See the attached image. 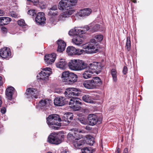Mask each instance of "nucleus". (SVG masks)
<instances>
[{"label":"nucleus","instance_id":"4468645a","mask_svg":"<svg viewBox=\"0 0 153 153\" xmlns=\"http://www.w3.org/2000/svg\"><path fill=\"white\" fill-rule=\"evenodd\" d=\"M11 53L10 49L7 47H4L0 50V56L4 59H8L11 57Z\"/></svg>","mask_w":153,"mask_h":153},{"label":"nucleus","instance_id":"7ed1b4c3","mask_svg":"<svg viewBox=\"0 0 153 153\" xmlns=\"http://www.w3.org/2000/svg\"><path fill=\"white\" fill-rule=\"evenodd\" d=\"M85 31L78 28L71 29L69 32L70 36H74L73 39V42L76 45L81 44L85 38Z\"/></svg>","mask_w":153,"mask_h":153},{"label":"nucleus","instance_id":"2eb2a0df","mask_svg":"<svg viewBox=\"0 0 153 153\" xmlns=\"http://www.w3.org/2000/svg\"><path fill=\"white\" fill-rule=\"evenodd\" d=\"M46 19L44 13L43 12L38 13L35 18V21L36 23L41 25L45 23Z\"/></svg>","mask_w":153,"mask_h":153},{"label":"nucleus","instance_id":"e2e57ef3","mask_svg":"<svg viewBox=\"0 0 153 153\" xmlns=\"http://www.w3.org/2000/svg\"><path fill=\"white\" fill-rule=\"evenodd\" d=\"M47 153H52L51 152H48Z\"/></svg>","mask_w":153,"mask_h":153},{"label":"nucleus","instance_id":"603ef678","mask_svg":"<svg viewBox=\"0 0 153 153\" xmlns=\"http://www.w3.org/2000/svg\"><path fill=\"white\" fill-rule=\"evenodd\" d=\"M3 83L2 80V77L1 76H0V85H1Z\"/></svg>","mask_w":153,"mask_h":153},{"label":"nucleus","instance_id":"423d86ee","mask_svg":"<svg viewBox=\"0 0 153 153\" xmlns=\"http://www.w3.org/2000/svg\"><path fill=\"white\" fill-rule=\"evenodd\" d=\"M61 120L59 116L57 114L51 115L47 118V123L49 127L54 130L58 129V127L55 126H61L59 122Z\"/></svg>","mask_w":153,"mask_h":153},{"label":"nucleus","instance_id":"c756f323","mask_svg":"<svg viewBox=\"0 0 153 153\" xmlns=\"http://www.w3.org/2000/svg\"><path fill=\"white\" fill-rule=\"evenodd\" d=\"M73 114L71 112H68L65 114L64 115V118H66L65 120V125L68 124L70 121L73 119Z\"/></svg>","mask_w":153,"mask_h":153},{"label":"nucleus","instance_id":"ea45409f","mask_svg":"<svg viewBox=\"0 0 153 153\" xmlns=\"http://www.w3.org/2000/svg\"><path fill=\"white\" fill-rule=\"evenodd\" d=\"M36 13V10L33 9L30 10L27 12L28 14L32 16H34Z\"/></svg>","mask_w":153,"mask_h":153},{"label":"nucleus","instance_id":"13d9d810","mask_svg":"<svg viewBox=\"0 0 153 153\" xmlns=\"http://www.w3.org/2000/svg\"><path fill=\"white\" fill-rule=\"evenodd\" d=\"M65 120H66V118H64V116L62 117V120L63 121L65 122Z\"/></svg>","mask_w":153,"mask_h":153},{"label":"nucleus","instance_id":"9b49d317","mask_svg":"<svg viewBox=\"0 0 153 153\" xmlns=\"http://www.w3.org/2000/svg\"><path fill=\"white\" fill-rule=\"evenodd\" d=\"M26 94L27 97L30 98V101L32 100L31 99H36L39 94V92L36 88H29L27 89Z\"/></svg>","mask_w":153,"mask_h":153},{"label":"nucleus","instance_id":"f704fd0d","mask_svg":"<svg viewBox=\"0 0 153 153\" xmlns=\"http://www.w3.org/2000/svg\"><path fill=\"white\" fill-rule=\"evenodd\" d=\"M131 39L130 37L127 38L126 44V49L128 51H129L131 49Z\"/></svg>","mask_w":153,"mask_h":153},{"label":"nucleus","instance_id":"f3484780","mask_svg":"<svg viewBox=\"0 0 153 153\" xmlns=\"http://www.w3.org/2000/svg\"><path fill=\"white\" fill-rule=\"evenodd\" d=\"M88 123L91 126L95 125L98 122V118L97 115L94 114H91L88 116Z\"/></svg>","mask_w":153,"mask_h":153},{"label":"nucleus","instance_id":"5701e85b","mask_svg":"<svg viewBox=\"0 0 153 153\" xmlns=\"http://www.w3.org/2000/svg\"><path fill=\"white\" fill-rule=\"evenodd\" d=\"M57 42L58 46L57 51L58 52H62L65 50L66 46V43L61 39L58 40Z\"/></svg>","mask_w":153,"mask_h":153},{"label":"nucleus","instance_id":"de8ad7c7","mask_svg":"<svg viewBox=\"0 0 153 153\" xmlns=\"http://www.w3.org/2000/svg\"><path fill=\"white\" fill-rule=\"evenodd\" d=\"M57 9V6H54L53 7H52L51 8H50V10H52V11H56Z\"/></svg>","mask_w":153,"mask_h":153},{"label":"nucleus","instance_id":"39448f33","mask_svg":"<svg viewBox=\"0 0 153 153\" xmlns=\"http://www.w3.org/2000/svg\"><path fill=\"white\" fill-rule=\"evenodd\" d=\"M101 79L98 76L93 77L91 79L84 81L83 85L86 88L92 89L97 88L102 84Z\"/></svg>","mask_w":153,"mask_h":153},{"label":"nucleus","instance_id":"49530a36","mask_svg":"<svg viewBox=\"0 0 153 153\" xmlns=\"http://www.w3.org/2000/svg\"><path fill=\"white\" fill-rule=\"evenodd\" d=\"M32 2L34 5L36 4L39 2L38 0H27Z\"/></svg>","mask_w":153,"mask_h":153},{"label":"nucleus","instance_id":"2f4dec72","mask_svg":"<svg viewBox=\"0 0 153 153\" xmlns=\"http://www.w3.org/2000/svg\"><path fill=\"white\" fill-rule=\"evenodd\" d=\"M103 39V36L102 35H97L95 37V39H92L91 42L92 43H96L97 42H100Z\"/></svg>","mask_w":153,"mask_h":153},{"label":"nucleus","instance_id":"8fccbe9b","mask_svg":"<svg viewBox=\"0 0 153 153\" xmlns=\"http://www.w3.org/2000/svg\"><path fill=\"white\" fill-rule=\"evenodd\" d=\"M1 112L2 114H4L6 111V109L4 107H3L1 109Z\"/></svg>","mask_w":153,"mask_h":153},{"label":"nucleus","instance_id":"680f3d73","mask_svg":"<svg viewBox=\"0 0 153 153\" xmlns=\"http://www.w3.org/2000/svg\"><path fill=\"white\" fill-rule=\"evenodd\" d=\"M86 30H89V27L88 26H86Z\"/></svg>","mask_w":153,"mask_h":153},{"label":"nucleus","instance_id":"f03ea898","mask_svg":"<svg viewBox=\"0 0 153 153\" xmlns=\"http://www.w3.org/2000/svg\"><path fill=\"white\" fill-rule=\"evenodd\" d=\"M85 70L82 74V77L85 79L90 78L92 74L95 73L99 74L102 69L101 63L100 62H94L90 63L88 65H86Z\"/></svg>","mask_w":153,"mask_h":153},{"label":"nucleus","instance_id":"7c9ffc66","mask_svg":"<svg viewBox=\"0 0 153 153\" xmlns=\"http://www.w3.org/2000/svg\"><path fill=\"white\" fill-rule=\"evenodd\" d=\"M76 49L73 46L68 47L66 49V52L69 55L72 56L75 55Z\"/></svg>","mask_w":153,"mask_h":153},{"label":"nucleus","instance_id":"4be33fe9","mask_svg":"<svg viewBox=\"0 0 153 153\" xmlns=\"http://www.w3.org/2000/svg\"><path fill=\"white\" fill-rule=\"evenodd\" d=\"M14 91V88L10 87L7 88L6 91V98L9 100L12 99V96Z\"/></svg>","mask_w":153,"mask_h":153},{"label":"nucleus","instance_id":"f257e3e1","mask_svg":"<svg viewBox=\"0 0 153 153\" xmlns=\"http://www.w3.org/2000/svg\"><path fill=\"white\" fill-rule=\"evenodd\" d=\"M77 0H61L58 5V9L60 10H65L61 13L58 17L59 21H64L74 12L71 9L75 6Z\"/></svg>","mask_w":153,"mask_h":153},{"label":"nucleus","instance_id":"c85d7f7f","mask_svg":"<svg viewBox=\"0 0 153 153\" xmlns=\"http://www.w3.org/2000/svg\"><path fill=\"white\" fill-rule=\"evenodd\" d=\"M11 21V19L8 17H0V23L2 25L8 24Z\"/></svg>","mask_w":153,"mask_h":153},{"label":"nucleus","instance_id":"cd10ccee","mask_svg":"<svg viewBox=\"0 0 153 153\" xmlns=\"http://www.w3.org/2000/svg\"><path fill=\"white\" fill-rule=\"evenodd\" d=\"M85 142L87 144L92 146L94 142V138L91 136L87 135L85 137Z\"/></svg>","mask_w":153,"mask_h":153},{"label":"nucleus","instance_id":"09e8293b","mask_svg":"<svg viewBox=\"0 0 153 153\" xmlns=\"http://www.w3.org/2000/svg\"><path fill=\"white\" fill-rule=\"evenodd\" d=\"M61 153H70L68 150L66 149H63L61 151Z\"/></svg>","mask_w":153,"mask_h":153},{"label":"nucleus","instance_id":"c9c22d12","mask_svg":"<svg viewBox=\"0 0 153 153\" xmlns=\"http://www.w3.org/2000/svg\"><path fill=\"white\" fill-rule=\"evenodd\" d=\"M79 121L82 124L86 125L88 123L86 118L84 117H79L78 118Z\"/></svg>","mask_w":153,"mask_h":153},{"label":"nucleus","instance_id":"f8f14e48","mask_svg":"<svg viewBox=\"0 0 153 153\" xmlns=\"http://www.w3.org/2000/svg\"><path fill=\"white\" fill-rule=\"evenodd\" d=\"M81 102L78 99L74 98H71L69 102L70 107L74 111L79 110L81 108L80 105H81Z\"/></svg>","mask_w":153,"mask_h":153},{"label":"nucleus","instance_id":"a19ab883","mask_svg":"<svg viewBox=\"0 0 153 153\" xmlns=\"http://www.w3.org/2000/svg\"><path fill=\"white\" fill-rule=\"evenodd\" d=\"M58 12L57 11H52V10H49L48 12L49 15L55 16L58 15Z\"/></svg>","mask_w":153,"mask_h":153},{"label":"nucleus","instance_id":"6ab92c4d","mask_svg":"<svg viewBox=\"0 0 153 153\" xmlns=\"http://www.w3.org/2000/svg\"><path fill=\"white\" fill-rule=\"evenodd\" d=\"M77 78L78 76L76 74L71 72L66 84L68 85L73 84L77 81Z\"/></svg>","mask_w":153,"mask_h":153},{"label":"nucleus","instance_id":"864d4df0","mask_svg":"<svg viewBox=\"0 0 153 153\" xmlns=\"http://www.w3.org/2000/svg\"><path fill=\"white\" fill-rule=\"evenodd\" d=\"M4 14V11L0 9V16H3Z\"/></svg>","mask_w":153,"mask_h":153},{"label":"nucleus","instance_id":"3c124183","mask_svg":"<svg viewBox=\"0 0 153 153\" xmlns=\"http://www.w3.org/2000/svg\"><path fill=\"white\" fill-rule=\"evenodd\" d=\"M99 25H97V26H95L94 27V31H97L99 29Z\"/></svg>","mask_w":153,"mask_h":153},{"label":"nucleus","instance_id":"9d476101","mask_svg":"<svg viewBox=\"0 0 153 153\" xmlns=\"http://www.w3.org/2000/svg\"><path fill=\"white\" fill-rule=\"evenodd\" d=\"M81 90L74 88H69L66 89L64 94L66 97L71 98L72 96H79L81 94Z\"/></svg>","mask_w":153,"mask_h":153},{"label":"nucleus","instance_id":"b1692460","mask_svg":"<svg viewBox=\"0 0 153 153\" xmlns=\"http://www.w3.org/2000/svg\"><path fill=\"white\" fill-rule=\"evenodd\" d=\"M82 99L84 102L87 103H95L94 101V97L89 94H85L83 95L82 97Z\"/></svg>","mask_w":153,"mask_h":153},{"label":"nucleus","instance_id":"4d7b16f0","mask_svg":"<svg viewBox=\"0 0 153 153\" xmlns=\"http://www.w3.org/2000/svg\"><path fill=\"white\" fill-rule=\"evenodd\" d=\"M120 149L119 148H118L117 151H116V153H120Z\"/></svg>","mask_w":153,"mask_h":153},{"label":"nucleus","instance_id":"20e7f679","mask_svg":"<svg viewBox=\"0 0 153 153\" xmlns=\"http://www.w3.org/2000/svg\"><path fill=\"white\" fill-rule=\"evenodd\" d=\"M68 66L69 68L72 71H79L85 69L86 64L83 60L79 59H72L69 62Z\"/></svg>","mask_w":153,"mask_h":153},{"label":"nucleus","instance_id":"c03bdc74","mask_svg":"<svg viewBox=\"0 0 153 153\" xmlns=\"http://www.w3.org/2000/svg\"><path fill=\"white\" fill-rule=\"evenodd\" d=\"M1 30L2 32L3 33H6L7 31V28L4 27H2L1 28Z\"/></svg>","mask_w":153,"mask_h":153},{"label":"nucleus","instance_id":"0eeeda50","mask_svg":"<svg viewBox=\"0 0 153 153\" xmlns=\"http://www.w3.org/2000/svg\"><path fill=\"white\" fill-rule=\"evenodd\" d=\"M64 135L61 136L62 138ZM60 136L56 133H53L50 134L48 137V141L51 144H58L62 142V140L60 138Z\"/></svg>","mask_w":153,"mask_h":153},{"label":"nucleus","instance_id":"bf43d9fd","mask_svg":"<svg viewBox=\"0 0 153 153\" xmlns=\"http://www.w3.org/2000/svg\"><path fill=\"white\" fill-rule=\"evenodd\" d=\"M2 103V102L1 100V99L0 98V107L1 106V105Z\"/></svg>","mask_w":153,"mask_h":153},{"label":"nucleus","instance_id":"a211bd4d","mask_svg":"<svg viewBox=\"0 0 153 153\" xmlns=\"http://www.w3.org/2000/svg\"><path fill=\"white\" fill-rule=\"evenodd\" d=\"M71 133L74 134L75 139H80L82 137V135L81 133H84L85 131L84 130L78 129L77 128H75L70 130Z\"/></svg>","mask_w":153,"mask_h":153},{"label":"nucleus","instance_id":"aec40b11","mask_svg":"<svg viewBox=\"0 0 153 153\" xmlns=\"http://www.w3.org/2000/svg\"><path fill=\"white\" fill-rule=\"evenodd\" d=\"M92 12L90 8H85L80 10L77 13L78 15L81 17H84L89 15Z\"/></svg>","mask_w":153,"mask_h":153},{"label":"nucleus","instance_id":"4c0bfd02","mask_svg":"<svg viewBox=\"0 0 153 153\" xmlns=\"http://www.w3.org/2000/svg\"><path fill=\"white\" fill-rule=\"evenodd\" d=\"M85 52V50L80 49H76V51L75 55H80L81 54H83Z\"/></svg>","mask_w":153,"mask_h":153},{"label":"nucleus","instance_id":"6e6552de","mask_svg":"<svg viewBox=\"0 0 153 153\" xmlns=\"http://www.w3.org/2000/svg\"><path fill=\"white\" fill-rule=\"evenodd\" d=\"M83 49L85 50V52L87 53H93L98 52V49L97 45L94 43H90L88 44L84 45L82 46Z\"/></svg>","mask_w":153,"mask_h":153},{"label":"nucleus","instance_id":"a18cd8bd","mask_svg":"<svg viewBox=\"0 0 153 153\" xmlns=\"http://www.w3.org/2000/svg\"><path fill=\"white\" fill-rule=\"evenodd\" d=\"M127 68L126 66H124L123 67V73L124 74H126L127 72Z\"/></svg>","mask_w":153,"mask_h":153},{"label":"nucleus","instance_id":"5fc2aeb1","mask_svg":"<svg viewBox=\"0 0 153 153\" xmlns=\"http://www.w3.org/2000/svg\"><path fill=\"white\" fill-rule=\"evenodd\" d=\"M123 153H128V149L125 148L124 150Z\"/></svg>","mask_w":153,"mask_h":153},{"label":"nucleus","instance_id":"bb28decb","mask_svg":"<svg viewBox=\"0 0 153 153\" xmlns=\"http://www.w3.org/2000/svg\"><path fill=\"white\" fill-rule=\"evenodd\" d=\"M71 72L66 71L63 72L61 75V78L62 81L66 83L68 77Z\"/></svg>","mask_w":153,"mask_h":153},{"label":"nucleus","instance_id":"dca6fc26","mask_svg":"<svg viewBox=\"0 0 153 153\" xmlns=\"http://www.w3.org/2000/svg\"><path fill=\"white\" fill-rule=\"evenodd\" d=\"M56 55L54 53L46 55L44 58L45 62L47 64H51L55 61Z\"/></svg>","mask_w":153,"mask_h":153},{"label":"nucleus","instance_id":"393cba45","mask_svg":"<svg viewBox=\"0 0 153 153\" xmlns=\"http://www.w3.org/2000/svg\"><path fill=\"white\" fill-rule=\"evenodd\" d=\"M56 66L58 68L62 69H64L66 67V62L64 59H61L58 62L56 63Z\"/></svg>","mask_w":153,"mask_h":153},{"label":"nucleus","instance_id":"72a5a7b5","mask_svg":"<svg viewBox=\"0 0 153 153\" xmlns=\"http://www.w3.org/2000/svg\"><path fill=\"white\" fill-rule=\"evenodd\" d=\"M111 74L113 81L116 82L117 81V72L114 69H113L111 70Z\"/></svg>","mask_w":153,"mask_h":153},{"label":"nucleus","instance_id":"6e6d98bb","mask_svg":"<svg viewBox=\"0 0 153 153\" xmlns=\"http://www.w3.org/2000/svg\"><path fill=\"white\" fill-rule=\"evenodd\" d=\"M85 129L88 130H91V128L89 126H86Z\"/></svg>","mask_w":153,"mask_h":153},{"label":"nucleus","instance_id":"37998d69","mask_svg":"<svg viewBox=\"0 0 153 153\" xmlns=\"http://www.w3.org/2000/svg\"><path fill=\"white\" fill-rule=\"evenodd\" d=\"M62 91V90L60 88H56L54 90V92L57 93H61Z\"/></svg>","mask_w":153,"mask_h":153},{"label":"nucleus","instance_id":"412c9836","mask_svg":"<svg viewBox=\"0 0 153 153\" xmlns=\"http://www.w3.org/2000/svg\"><path fill=\"white\" fill-rule=\"evenodd\" d=\"M54 103L55 105L62 106L65 104V98L62 97H59L56 98L54 100Z\"/></svg>","mask_w":153,"mask_h":153},{"label":"nucleus","instance_id":"052dcab7","mask_svg":"<svg viewBox=\"0 0 153 153\" xmlns=\"http://www.w3.org/2000/svg\"><path fill=\"white\" fill-rule=\"evenodd\" d=\"M133 2L135 3L136 2V0H131Z\"/></svg>","mask_w":153,"mask_h":153},{"label":"nucleus","instance_id":"1a4fd4ad","mask_svg":"<svg viewBox=\"0 0 153 153\" xmlns=\"http://www.w3.org/2000/svg\"><path fill=\"white\" fill-rule=\"evenodd\" d=\"M52 74L51 69L50 68H46L42 69L37 76L38 79L46 80L48 79L49 76Z\"/></svg>","mask_w":153,"mask_h":153},{"label":"nucleus","instance_id":"79ce46f5","mask_svg":"<svg viewBox=\"0 0 153 153\" xmlns=\"http://www.w3.org/2000/svg\"><path fill=\"white\" fill-rule=\"evenodd\" d=\"M10 14L11 16L15 18L19 17V16L15 12L12 11L10 12Z\"/></svg>","mask_w":153,"mask_h":153},{"label":"nucleus","instance_id":"e433bc0d","mask_svg":"<svg viewBox=\"0 0 153 153\" xmlns=\"http://www.w3.org/2000/svg\"><path fill=\"white\" fill-rule=\"evenodd\" d=\"M81 151L82 153H92V151L90 148L84 147L82 149Z\"/></svg>","mask_w":153,"mask_h":153},{"label":"nucleus","instance_id":"58836bf2","mask_svg":"<svg viewBox=\"0 0 153 153\" xmlns=\"http://www.w3.org/2000/svg\"><path fill=\"white\" fill-rule=\"evenodd\" d=\"M67 138L68 140L71 141L72 140L74 139H75L74 135L71 134L70 132L68 134Z\"/></svg>","mask_w":153,"mask_h":153},{"label":"nucleus","instance_id":"a878e982","mask_svg":"<svg viewBox=\"0 0 153 153\" xmlns=\"http://www.w3.org/2000/svg\"><path fill=\"white\" fill-rule=\"evenodd\" d=\"M79 139H75L73 143L74 147L77 149L80 148L81 146L85 143V142L84 140Z\"/></svg>","mask_w":153,"mask_h":153},{"label":"nucleus","instance_id":"473e14b6","mask_svg":"<svg viewBox=\"0 0 153 153\" xmlns=\"http://www.w3.org/2000/svg\"><path fill=\"white\" fill-rule=\"evenodd\" d=\"M17 24L18 25L24 28L23 30L24 31H25L26 30L27 26L26 25L23 19H21L18 20L17 21Z\"/></svg>","mask_w":153,"mask_h":153},{"label":"nucleus","instance_id":"ddd939ff","mask_svg":"<svg viewBox=\"0 0 153 153\" xmlns=\"http://www.w3.org/2000/svg\"><path fill=\"white\" fill-rule=\"evenodd\" d=\"M50 103V101L49 99H45L40 100L37 103V108H40L42 109L45 110L48 108Z\"/></svg>","mask_w":153,"mask_h":153}]
</instances>
